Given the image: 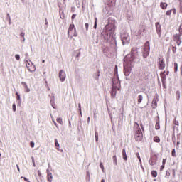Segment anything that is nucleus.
Segmentation results:
<instances>
[{"instance_id": "f257e3e1", "label": "nucleus", "mask_w": 182, "mask_h": 182, "mask_svg": "<svg viewBox=\"0 0 182 182\" xmlns=\"http://www.w3.org/2000/svg\"><path fill=\"white\" fill-rule=\"evenodd\" d=\"M148 76L149 73L144 69L139 70V73L134 75L133 82L134 87L137 91L141 87V82L146 80Z\"/></svg>"}, {"instance_id": "f03ea898", "label": "nucleus", "mask_w": 182, "mask_h": 182, "mask_svg": "<svg viewBox=\"0 0 182 182\" xmlns=\"http://www.w3.org/2000/svg\"><path fill=\"white\" fill-rule=\"evenodd\" d=\"M117 90H120V81H119V80H114L112 82V90L111 92L112 97H116V93H117Z\"/></svg>"}, {"instance_id": "7ed1b4c3", "label": "nucleus", "mask_w": 182, "mask_h": 182, "mask_svg": "<svg viewBox=\"0 0 182 182\" xmlns=\"http://www.w3.org/2000/svg\"><path fill=\"white\" fill-rule=\"evenodd\" d=\"M135 126L137 127V130L135 133V139L136 141H141L143 139V132H141V129H140L139 123L135 122Z\"/></svg>"}, {"instance_id": "20e7f679", "label": "nucleus", "mask_w": 182, "mask_h": 182, "mask_svg": "<svg viewBox=\"0 0 182 182\" xmlns=\"http://www.w3.org/2000/svg\"><path fill=\"white\" fill-rule=\"evenodd\" d=\"M68 36L72 39V38L77 36V32H76V28H75V24H70L68 28Z\"/></svg>"}, {"instance_id": "39448f33", "label": "nucleus", "mask_w": 182, "mask_h": 182, "mask_svg": "<svg viewBox=\"0 0 182 182\" xmlns=\"http://www.w3.org/2000/svg\"><path fill=\"white\" fill-rule=\"evenodd\" d=\"M157 66L159 70H164L166 69V61L163 57L158 58Z\"/></svg>"}, {"instance_id": "423d86ee", "label": "nucleus", "mask_w": 182, "mask_h": 182, "mask_svg": "<svg viewBox=\"0 0 182 182\" xmlns=\"http://www.w3.org/2000/svg\"><path fill=\"white\" fill-rule=\"evenodd\" d=\"M150 53V42L146 41L144 45V51H143V57L147 58Z\"/></svg>"}, {"instance_id": "0eeeda50", "label": "nucleus", "mask_w": 182, "mask_h": 182, "mask_svg": "<svg viewBox=\"0 0 182 182\" xmlns=\"http://www.w3.org/2000/svg\"><path fill=\"white\" fill-rule=\"evenodd\" d=\"M121 39L123 45H124V43H129L130 42V36H129L127 33H123L121 34Z\"/></svg>"}, {"instance_id": "6e6552de", "label": "nucleus", "mask_w": 182, "mask_h": 182, "mask_svg": "<svg viewBox=\"0 0 182 182\" xmlns=\"http://www.w3.org/2000/svg\"><path fill=\"white\" fill-rule=\"evenodd\" d=\"M181 35L182 34H174L173 36V40L174 41V42L176 43V44L178 45V46H180V45H181Z\"/></svg>"}, {"instance_id": "1a4fd4ad", "label": "nucleus", "mask_w": 182, "mask_h": 182, "mask_svg": "<svg viewBox=\"0 0 182 182\" xmlns=\"http://www.w3.org/2000/svg\"><path fill=\"white\" fill-rule=\"evenodd\" d=\"M59 78L61 80V82H65V79H66V73L61 70L59 73Z\"/></svg>"}, {"instance_id": "9d476101", "label": "nucleus", "mask_w": 182, "mask_h": 182, "mask_svg": "<svg viewBox=\"0 0 182 182\" xmlns=\"http://www.w3.org/2000/svg\"><path fill=\"white\" fill-rule=\"evenodd\" d=\"M169 72L168 71H163L160 73L161 79L162 82L166 81V76L168 75Z\"/></svg>"}, {"instance_id": "9b49d317", "label": "nucleus", "mask_w": 182, "mask_h": 182, "mask_svg": "<svg viewBox=\"0 0 182 182\" xmlns=\"http://www.w3.org/2000/svg\"><path fill=\"white\" fill-rule=\"evenodd\" d=\"M150 166H154L157 163V159L154 157H151L149 161Z\"/></svg>"}, {"instance_id": "f8f14e48", "label": "nucleus", "mask_w": 182, "mask_h": 182, "mask_svg": "<svg viewBox=\"0 0 182 182\" xmlns=\"http://www.w3.org/2000/svg\"><path fill=\"white\" fill-rule=\"evenodd\" d=\"M124 73L125 75V76H129L130 75V70H132L131 69H127L126 68V63H124Z\"/></svg>"}, {"instance_id": "ddd939ff", "label": "nucleus", "mask_w": 182, "mask_h": 182, "mask_svg": "<svg viewBox=\"0 0 182 182\" xmlns=\"http://www.w3.org/2000/svg\"><path fill=\"white\" fill-rule=\"evenodd\" d=\"M131 53L132 56H137L138 52L136 48H133L131 50Z\"/></svg>"}, {"instance_id": "4468645a", "label": "nucleus", "mask_w": 182, "mask_h": 182, "mask_svg": "<svg viewBox=\"0 0 182 182\" xmlns=\"http://www.w3.org/2000/svg\"><path fill=\"white\" fill-rule=\"evenodd\" d=\"M156 32H161V25H160V23L157 22L155 23Z\"/></svg>"}, {"instance_id": "2eb2a0df", "label": "nucleus", "mask_w": 182, "mask_h": 182, "mask_svg": "<svg viewBox=\"0 0 182 182\" xmlns=\"http://www.w3.org/2000/svg\"><path fill=\"white\" fill-rule=\"evenodd\" d=\"M21 85H23L26 92L28 93V92H31V89L28 87V85H26V82H21Z\"/></svg>"}, {"instance_id": "dca6fc26", "label": "nucleus", "mask_w": 182, "mask_h": 182, "mask_svg": "<svg viewBox=\"0 0 182 182\" xmlns=\"http://www.w3.org/2000/svg\"><path fill=\"white\" fill-rule=\"evenodd\" d=\"M168 4L166 2H161L160 7L161 9H167Z\"/></svg>"}, {"instance_id": "f3484780", "label": "nucleus", "mask_w": 182, "mask_h": 182, "mask_svg": "<svg viewBox=\"0 0 182 182\" xmlns=\"http://www.w3.org/2000/svg\"><path fill=\"white\" fill-rule=\"evenodd\" d=\"M122 156H123V159L125 160V161H127V155L126 154V149L122 150Z\"/></svg>"}, {"instance_id": "a211bd4d", "label": "nucleus", "mask_w": 182, "mask_h": 182, "mask_svg": "<svg viewBox=\"0 0 182 182\" xmlns=\"http://www.w3.org/2000/svg\"><path fill=\"white\" fill-rule=\"evenodd\" d=\"M174 72L176 73L178 70V63H173Z\"/></svg>"}, {"instance_id": "6ab92c4d", "label": "nucleus", "mask_w": 182, "mask_h": 182, "mask_svg": "<svg viewBox=\"0 0 182 182\" xmlns=\"http://www.w3.org/2000/svg\"><path fill=\"white\" fill-rule=\"evenodd\" d=\"M48 181L52 182V178H53V176H52V173H48Z\"/></svg>"}, {"instance_id": "aec40b11", "label": "nucleus", "mask_w": 182, "mask_h": 182, "mask_svg": "<svg viewBox=\"0 0 182 182\" xmlns=\"http://www.w3.org/2000/svg\"><path fill=\"white\" fill-rule=\"evenodd\" d=\"M154 141H155V143H160V137H159L158 136H154Z\"/></svg>"}, {"instance_id": "412c9836", "label": "nucleus", "mask_w": 182, "mask_h": 182, "mask_svg": "<svg viewBox=\"0 0 182 182\" xmlns=\"http://www.w3.org/2000/svg\"><path fill=\"white\" fill-rule=\"evenodd\" d=\"M142 100H143V96L141 95H139L138 96V105H140V103H141Z\"/></svg>"}, {"instance_id": "4be33fe9", "label": "nucleus", "mask_w": 182, "mask_h": 182, "mask_svg": "<svg viewBox=\"0 0 182 182\" xmlns=\"http://www.w3.org/2000/svg\"><path fill=\"white\" fill-rule=\"evenodd\" d=\"M151 174L152 177H154V178L157 177V171H152L151 172Z\"/></svg>"}, {"instance_id": "5701e85b", "label": "nucleus", "mask_w": 182, "mask_h": 182, "mask_svg": "<svg viewBox=\"0 0 182 182\" xmlns=\"http://www.w3.org/2000/svg\"><path fill=\"white\" fill-rule=\"evenodd\" d=\"M155 129L156 130H160V122H157L156 125H155Z\"/></svg>"}, {"instance_id": "b1692460", "label": "nucleus", "mask_w": 182, "mask_h": 182, "mask_svg": "<svg viewBox=\"0 0 182 182\" xmlns=\"http://www.w3.org/2000/svg\"><path fill=\"white\" fill-rule=\"evenodd\" d=\"M173 124H175V126H178L179 124L178 121H177V117L174 118Z\"/></svg>"}, {"instance_id": "393cba45", "label": "nucleus", "mask_w": 182, "mask_h": 182, "mask_svg": "<svg viewBox=\"0 0 182 182\" xmlns=\"http://www.w3.org/2000/svg\"><path fill=\"white\" fill-rule=\"evenodd\" d=\"M112 159L114 160L115 166H117V157L116 156V155H114Z\"/></svg>"}, {"instance_id": "a878e982", "label": "nucleus", "mask_w": 182, "mask_h": 182, "mask_svg": "<svg viewBox=\"0 0 182 182\" xmlns=\"http://www.w3.org/2000/svg\"><path fill=\"white\" fill-rule=\"evenodd\" d=\"M97 28V18H95V24H94V29H96Z\"/></svg>"}, {"instance_id": "bb28decb", "label": "nucleus", "mask_w": 182, "mask_h": 182, "mask_svg": "<svg viewBox=\"0 0 182 182\" xmlns=\"http://www.w3.org/2000/svg\"><path fill=\"white\" fill-rule=\"evenodd\" d=\"M55 147H57V150H59V142H58V139H55Z\"/></svg>"}, {"instance_id": "cd10ccee", "label": "nucleus", "mask_w": 182, "mask_h": 182, "mask_svg": "<svg viewBox=\"0 0 182 182\" xmlns=\"http://www.w3.org/2000/svg\"><path fill=\"white\" fill-rule=\"evenodd\" d=\"M93 113H94V119H96V117H97V110L95 109L93 111Z\"/></svg>"}, {"instance_id": "c85d7f7f", "label": "nucleus", "mask_w": 182, "mask_h": 182, "mask_svg": "<svg viewBox=\"0 0 182 182\" xmlns=\"http://www.w3.org/2000/svg\"><path fill=\"white\" fill-rule=\"evenodd\" d=\"M95 141H99V133L97 132H95Z\"/></svg>"}, {"instance_id": "c756f323", "label": "nucleus", "mask_w": 182, "mask_h": 182, "mask_svg": "<svg viewBox=\"0 0 182 182\" xmlns=\"http://www.w3.org/2000/svg\"><path fill=\"white\" fill-rule=\"evenodd\" d=\"M57 122L58 123H60V124H62V123H63L62 118H57Z\"/></svg>"}, {"instance_id": "7c9ffc66", "label": "nucleus", "mask_w": 182, "mask_h": 182, "mask_svg": "<svg viewBox=\"0 0 182 182\" xmlns=\"http://www.w3.org/2000/svg\"><path fill=\"white\" fill-rule=\"evenodd\" d=\"M100 167L101 168L102 171H105V166H103V163L100 164Z\"/></svg>"}, {"instance_id": "2f4dec72", "label": "nucleus", "mask_w": 182, "mask_h": 182, "mask_svg": "<svg viewBox=\"0 0 182 182\" xmlns=\"http://www.w3.org/2000/svg\"><path fill=\"white\" fill-rule=\"evenodd\" d=\"M178 31L179 34L182 35V24L179 26Z\"/></svg>"}, {"instance_id": "473e14b6", "label": "nucleus", "mask_w": 182, "mask_h": 182, "mask_svg": "<svg viewBox=\"0 0 182 182\" xmlns=\"http://www.w3.org/2000/svg\"><path fill=\"white\" fill-rule=\"evenodd\" d=\"M171 11H172V10L167 11L166 13V15H167L168 16H170V15H171Z\"/></svg>"}, {"instance_id": "72a5a7b5", "label": "nucleus", "mask_w": 182, "mask_h": 182, "mask_svg": "<svg viewBox=\"0 0 182 182\" xmlns=\"http://www.w3.org/2000/svg\"><path fill=\"white\" fill-rule=\"evenodd\" d=\"M16 99H17L18 100H21V95H19V93L16 92Z\"/></svg>"}, {"instance_id": "f704fd0d", "label": "nucleus", "mask_w": 182, "mask_h": 182, "mask_svg": "<svg viewBox=\"0 0 182 182\" xmlns=\"http://www.w3.org/2000/svg\"><path fill=\"white\" fill-rule=\"evenodd\" d=\"M172 156L176 157V149H174L172 150Z\"/></svg>"}, {"instance_id": "c9c22d12", "label": "nucleus", "mask_w": 182, "mask_h": 182, "mask_svg": "<svg viewBox=\"0 0 182 182\" xmlns=\"http://www.w3.org/2000/svg\"><path fill=\"white\" fill-rule=\"evenodd\" d=\"M30 146H31V147L32 149H33V147H35V143H34L33 141H31V142L30 143Z\"/></svg>"}, {"instance_id": "e433bc0d", "label": "nucleus", "mask_w": 182, "mask_h": 182, "mask_svg": "<svg viewBox=\"0 0 182 182\" xmlns=\"http://www.w3.org/2000/svg\"><path fill=\"white\" fill-rule=\"evenodd\" d=\"M13 112H16V105L13 104Z\"/></svg>"}, {"instance_id": "4c0bfd02", "label": "nucleus", "mask_w": 182, "mask_h": 182, "mask_svg": "<svg viewBox=\"0 0 182 182\" xmlns=\"http://www.w3.org/2000/svg\"><path fill=\"white\" fill-rule=\"evenodd\" d=\"M21 36L23 38V41H25V33L21 32Z\"/></svg>"}, {"instance_id": "58836bf2", "label": "nucleus", "mask_w": 182, "mask_h": 182, "mask_svg": "<svg viewBox=\"0 0 182 182\" xmlns=\"http://www.w3.org/2000/svg\"><path fill=\"white\" fill-rule=\"evenodd\" d=\"M159 38H161V31H156Z\"/></svg>"}, {"instance_id": "ea45409f", "label": "nucleus", "mask_w": 182, "mask_h": 182, "mask_svg": "<svg viewBox=\"0 0 182 182\" xmlns=\"http://www.w3.org/2000/svg\"><path fill=\"white\" fill-rule=\"evenodd\" d=\"M176 50H177V48H176V47L172 48L173 53H175L176 52Z\"/></svg>"}, {"instance_id": "a19ab883", "label": "nucleus", "mask_w": 182, "mask_h": 182, "mask_svg": "<svg viewBox=\"0 0 182 182\" xmlns=\"http://www.w3.org/2000/svg\"><path fill=\"white\" fill-rule=\"evenodd\" d=\"M15 58H16V60H19V59H21V57H20L19 55H18V54H16V55H15Z\"/></svg>"}, {"instance_id": "79ce46f5", "label": "nucleus", "mask_w": 182, "mask_h": 182, "mask_svg": "<svg viewBox=\"0 0 182 182\" xmlns=\"http://www.w3.org/2000/svg\"><path fill=\"white\" fill-rule=\"evenodd\" d=\"M137 159L139 160V161H141V158H140V154L139 153L136 154Z\"/></svg>"}, {"instance_id": "37998d69", "label": "nucleus", "mask_w": 182, "mask_h": 182, "mask_svg": "<svg viewBox=\"0 0 182 182\" xmlns=\"http://www.w3.org/2000/svg\"><path fill=\"white\" fill-rule=\"evenodd\" d=\"M78 107L80 109V114H82V107L80 106V104H79Z\"/></svg>"}, {"instance_id": "c03bdc74", "label": "nucleus", "mask_w": 182, "mask_h": 182, "mask_svg": "<svg viewBox=\"0 0 182 182\" xmlns=\"http://www.w3.org/2000/svg\"><path fill=\"white\" fill-rule=\"evenodd\" d=\"M85 28H86V31L89 30V23H85Z\"/></svg>"}, {"instance_id": "a18cd8bd", "label": "nucleus", "mask_w": 182, "mask_h": 182, "mask_svg": "<svg viewBox=\"0 0 182 182\" xmlns=\"http://www.w3.org/2000/svg\"><path fill=\"white\" fill-rule=\"evenodd\" d=\"M165 165H162L160 168L161 171L164 170Z\"/></svg>"}, {"instance_id": "49530a36", "label": "nucleus", "mask_w": 182, "mask_h": 182, "mask_svg": "<svg viewBox=\"0 0 182 182\" xmlns=\"http://www.w3.org/2000/svg\"><path fill=\"white\" fill-rule=\"evenodd\" d=\"M162 165L165 166L166 165V159H163L162 161Z\"/></svg>"}, {"instance_id": "de8ad7c7", "label": "nucleus", "mask_w": 182, "mask_h": 182, "mask_svg": "<svg viewBox=\"0 0 182 182\" xmlns=\"http://www.w3.org/2000/svg\"><path fill=\"white\" fill-rule=\"evenodd\" d=\"M76 18V14H73L71 18L75 19Z\"/></svg>"}, {"instance_id": "09e8293b", "label": "nucleus", "mask_w": 182, "mask_h": 182, "mask_svg": "<svg viewBox=\"0 0 182 182\" xmlns=\"http://www.w3.org/2000/svg\"><path fill=\"white\" fill-rule=\"evenodd\" d=\"M38 173L39 177H41V176H42V173H41V171H38Z\"/></svg>"}, {"instance_id": "8fccbe9b", "label": "nucleus", "mask_w": 182, "mask_h": 182, "mask_svg": "<svg viewBox=\"0 0 182 182\" xmlns=\"http://www.w3.org/2000/svg\"><path fill=\"white\" fill-rule=\"evenodd\" d=\"M16 167H17L18 171H21V169H19V166H18V165H16Z\"/></svg>"}, {"instance_id": "3c124183", "label": "nucleus", "mask_w": 182, "mask_h": 182, "mask_svg": "<svg viewBox=\"0 0 182 182\" xmlns=\"http://www.w3.org/2000/svg\"><path fill=\"white\" fill-rule=\"evenodd\" d=\"M171 11H173V14H176V9H171Z\"/></svg>"}, {"instance_id": "603ef678", "label": "nucleus", "mask_w": 182, "mask_h": 182, "mask_svg": "<svg viewBox=\"0 0 182 182\" xmlns=\"http://www.w3.org/2000/svg\"><path fill=\"white\" fill-rule=\"evenodd\" d=\"M79 56H80V52H79L78 54L77 55V58H79Z\"/></svg>"}, {"instance_id": "864d4df0", "label": "nucleus", "mask_w": 182, "mask_h": 182, "mask_svg": "<svg viewBox=\"0 0 182 182\" xmlns=\"http://www.w3.org/2000/svg\"><path fill=\"white\" fill-rule=\"evenodd\" d=\"M173 144H176V139H173Z\"/></svg>"}, {"instance_id": "5fc2aeb1", "label": "nucleus", "mask_w": 182, "mask_h": 182, "mask_svg": "<svg viewBox=\"0 0 182 182\" xmlns=\"http://www.w3.org/2000/svg\"><path fill=\"white\" fill-rule=\"evenodd\" d=\"M179 145H180V142H177L176 144L177 147H178Z\"/></svg>"}, {"instance_id": "6e6d98bb", "label": "nucleus", "mask_w": 182, "mask_h": 182, "mask_svg": "<svg viewBox=\"0 0 182 182\" xmlns=\"http://www.w3.org/2000/svg\"><path fill=\"white\" fill-rule=\"evenodd\" d=\"M24 181H28V178H24Z\"/></svg>"}, {"instance_id": "4d7b16f0", "label": "nucleus", "mask_w": 182, "mask_h": 182, "mask_svg": "<svg viewBox=\"0 0 182 182\" xmlns=\"http://www.w3.org/2000/svg\"><path fill=\"white\" fill-rule=\"evenodd\" d=\"M166 176H170V173H166Z\"/></svg>"}, {"instance_id": "13d9d810", "label": "nucleus", "mask_w": 182, "mask_h": 182, "mask_svg": "<svg viewBox=\"0 0 182 182\" xmlns=\"http://www.w3.org/2000/svg\"><path fill=\"white\" fill-rule=\"evenodd\" d=\"M101 182H105V179H102Z\"/></svg>"}, {"instance_id": "bf43d9fd", "label": "nucleus", "mask_w": 182, "mask_h": 182, "mask_svg": "<svg viewBox=\"0 0 182 182\" xmlns=\"http://www.w3.org/2000/svg\"><path fill=\"white\" fill-rule=\"evenodd\" d=\"M66 2V0H63V4H65Z\"/></svg>"}, {"instance_id": "052dcab7", "label": "nucleus", "mask_w": 182, "mask_h": 182, "mask_svg": "<svg viewBox=\"0 0 182 182\" xmlns=\"http://www.w3.org/2000/svg\"><path fill=\"white\" fill-rule=\"evenodd\" d=\"M55 126H56V122H54Z\"/></svg>"}, {"instance_id": "680f3d73", "label": "nucleus", "mask_w": 182, "mask_h": 182, "mask_svg": "<svg viewBox=\"0 0 182 182\" xmlns=\"http://www.w3.org/2000/svg\"><path fill=\"white\" fill-rule=\"evenodd\" d=\"M28 70H30L31 72H32L30 68H28Z\"/></svg>"}, {"instance_id": "e2e57ef3", "label": "nucleus", "mask_w": 182, "mask_h": 182, "mask_svg": "<svg viewBox=\"0 0 182 182\" xmlns=\"http://www.w3.org/2000/svg\"><path fill=\"white\" fill-rule=\"evenodd\" d=\"M88 120H90V117H88Z\"/></svg>"}, {"instance_id": "0e129e2a", "label": "nucleus", "mask_w": 182, "mask_h": 182, "mask_svg": "<svg viewBox=\"0 0 182 182\" xmlns=\"http://www.w3.org/2000/svg\"><path fill=\"white\" fill-rule=\"evenodd\" d=\"M141 129H143V126L141 125Z\"/></svg>"}, {"instance_id": "69168bd1", "label": "nucleus", "mask_w": 182, "mask_h": 182, "mask_svg": "<svg viewBox=\"0 0 182 182\" xmlns=\"http://www.w3.org/2000/svg\"><path fill=\"white\" fill-rule=\"evenodd\" d=\"M45 63V60H43V63Z\"/></svg>"}, {"instance_id": "338daca9", "label": "nucleus", "mask_w": 182, "mask_h": 182, "mask_svg": "<svg viewBox=\"0 0 182 182\" xmlns=\"http://www.w3.org/2000/svg\"><path fill=\"white\" fill-rule=\"evenodd\" d=\"M114 2H116V0H114Z\"/></svg>"}, {"instance_id": "774afa93", "label": "nucleus", "mask_w": 182, "mask_h": 182, "mask_svg": "<svg viewBox=\"0 0 182 182\" xmlns=\"http://www.w3.org/2000/svg\"><path fill=\"white\" fill-rule=\"evenodd\" d=\"M181 12H182V10H181Z\"/></svg>"}]
</instances>
